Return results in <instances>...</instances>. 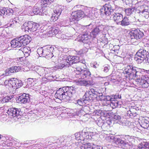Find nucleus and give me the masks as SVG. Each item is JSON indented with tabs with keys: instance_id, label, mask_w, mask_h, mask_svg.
Returning a JSON list of instances; mask_svg holds the SVG:
<instances>
[{
	"instance_id": "473e14b6",
	"label": "nucleus",
	"mask_w": 149,
	"mask_h": 149,
	"mask_svg": "<svg viewBox=\"0 0 149 149\" xmlns=\"http://www.w3.org/2000/svg\"><path fill=\"white\" fill-rule=\"evenodd\" d=\"M120 99H115L114 101L111 102V104H110L111 106H112V107L115 108L116 107L120 108L121 107L122 103L121 102L118 101V100Z\"/></svg>"
},
{
	"instance_id": "e2e57ef3",
	"label": "nucleus",
	"mask_w": 149,
	"mask_h": 149,
	"mask_svg": "<svg viewBox=\"0 0 149 149\" xmlns=\"http://www.w3.org/2000/svg\"><path fill=\"white\" fill-rule=\"evenodd\" d=\"M148 57L146 60L147 61V62L149 64V54L148 55Z\"/></svg>"
},
{
	"instance_id": "cd10ccee",
	"label": "nucleus",
	"mask_w": 149,
	"mask_h": 149,
	"mask_svg": "<svg viewBox=\"0 0 149 149\" xmlns=\"http://www.w3.org/2000/svg\"><path fill=\"white\" fill-rule=\"evenodd\" d=\"M132 22L130 21L127 17L125 16L123 17L119 24L122 26H126L131 24Z\"/></svg>"
},
{
	"instance_id": "774afa93",
	"label": "nucleus",
	"mask_w": 149,
	"mask_h": 149,
	"mask_svg": "<svg viewBox=\"0 0 149 149\" xmlns=\"http://www.w3.org/2000/svg\"><path fill=\"white\" fill-rule=\"evenodd\" d=\"M23 49H24V50L25 51L26 50V49H27V48H26L24 47Z\"/></svg>"
},
{
	"instance_id": "6e6552de",
	"label": "nucleus",
	"mask_w": 149,
	"mask_h": 149,
	"mask_svg": "<svg viewBox=\"0 0 149 149\" xmlns=\"http://www.w3.org/2000/svg\"><path fill=\"white\" fill-rule=\"evenodd\" d=\"M54 9V13L50 17L51 21L54 22L58 19V17L61 15L63 9V7L61 6L56 5Z\"/></svg>"
},
{
	"instance_id": "7ed1b4c3",
	"label": "nucleus",
	"mask_w": 149,
	"mask_h": 149,
	"mask_svg": "<svg viewBox=\"0 0 149 149\" xmlns=\"http://www.w3.org/2000/svg\"><path fill=\"white\" fill-rule=\"evenodd\" d=\"M67 61L68 67L69 69H71L72 68H74L76 69L74 70L76 73L77 74L79 70V68L81 69L82 66L81 65V63H79V58L76 56H69L66 57V60Z\"/></svg>"
},
{
	"instance_id": "c756f323",
	"label": "nucleus",
	"mask_w": 149,
	"mask_h": 149,
	"mask_svg": "<svg viewBox=\"0 0 149 149\" xmlns=\"http://www.w3.org/2000/svg\"><path fill=\"white\" fill-rule=\"evenodd\" d=\"M1 14L5 16L6 15H10L13 14V11L12 9H6V8H5L1 10Z\"/></svg>"
},
{
	"instance_id": "c9c22d12",
	"label": "nucleus",
	"mask_w": 149,
	"mask_h": 149,
	"mask_svg": "<svg viewBox=\"0 0 149 149\" xmlns=\"http://www.w3.org/2000/svg\"><path fill=\"white\" fill-rule=\"evenodd\" d=\"M19 80L17 79L13 80L10 79L8 80H6L5 82L7 83L8 82L10 83L12 85L13 87H15L17 88V86H18V83H19Z\"/></svg>"
},
{
	"instance_id": "a19ab883",
	"label": "nucleus",
	"mask_w": 149,
	"mask_h": 149,
	"mask_svg": "<svg viewBox=\"0 0 149 149\" xmlns=\"http://www.w3.org/2000/svg\"><path fill=\"white\" fill-rule=\"evenodd\" d=\"M12 98V96H6L2 99L1 103L8 102Z\"/></svg>"
},
{
	"instance_id": "bb28decb",
	"label": "nucleus",
	"mask_w": 149,
	"mask_h": 149,
	"mask_svg": "<svg viewBox=\"0 0 149 149\" xmlns=\"http://www.w3.org/2000/svg\"><path fill=\"white\" fill-rule=\"evenodd\" d=\"M32 24H33V22L32 21H29L27 23L25 22L23 24L22 27L23 29H24L25 31L31 33Z\"/></svg>"
},
{
	"instance_id": "2eb2a0df",
	"label": "nucleus",
	"mask_w": 149,
	"mask_h": 149,
	"mask_svg": "<svg viewBox=\"0 0 149 149\" xmlns=\"http://www.w3.org/2000/svg\"><path fill=\"white\" fill-rule=\"evenodd\" d=\"M90 31L89 29H88V31L83 32L81 35L79 36L78 40L83 43H85V41L88 40L92 37L91 35V31Z\"/></svg>"
},
{
	"instance_id": "13d9d810",
	"label": "nucleus",
	"mask_w": 149,
	"mask_h": 149,
	"mask_svg": "<svg viewBox=\"0 0 149 149\" xmlns=\"http://www.w3.org/2000/svg\"><path fill=\"white\" fill-rule=\"evenodd\" d=\"M137 114L136 112H135V113H133V114H129L130 116L134 117L136 116Z\"/></svg>"
},
{
	"instance_id": "8fccbe9b",
	"label": "nucleus",
	"mask_w": 149,
	"mask_h": 149,
	"mask_svg": "<svg viewBox=\"0 0 149 149\" xmlns=\"http://www.w3.org/2000/svg\"><path fill=\"white\" fill-rule=\"evenodd\" d=\"M93 18L97 17L99 15V14L98 13L96 10H93Z\"/></svg>"
},
{
	"instance_id": "09e8293b",
	"label": "nucleus",
	"mask_w": 149,
	"mask_h": 149,
	"mask_svg": "<svg viewBox=\"0 0 149 149\" xmlns=\"http://www.w3.org/2000/svg\"><path fill=\"white\" fill-rule=\"evenodd\" d=\"M91 65L92 67L96 69L99 67V65L96 62H94L91 63Z\"/></svg>"
},
{
	"instance_id": "c85d7f7f",
	"label": "nucleus",
	"mask_w": 149,
	"mask_h": 149,
	"mask_svg": "<svg viewBox=\"0 0 149 149\" xmlns=\"http://www.w3.org/2000/svg\"><path fill=\"white\" fill-rule=\"evenodd\" d=\"M92 94L94 97L95 99L100 94L102 95V93L97 88H91L90 90Z\"/></svg>"
},
{
	"instance_id": "6ab92c4d",
	"label": "nucleus",
	"mask_w": 149,
	"mask_h": 149,
	"mask_svg": "<svg viewBox=\"0 0 149 149\" xmlns=\"http://www.w3.org/2000/svg\"><path fill=\"white\" fill-rule=\"evenodd\" d=\"M80 148L81 149H102V147L100 146L94 145L92 146L90 143L83 144Z\"/></svg>"
},
{
	"instance_id": "f257e3e1",
	"label": "nucleus",
	"mask_w": 149,
	"mask_h": 149,
	"mask_svg": "<svg viewBox=\"0 0 149 149\" xmlns=\"http://www.w3.org/2000/svg\"><path fill=\"white\" fill-rule=\"evenodd\" d=\"M75 91L74 88L72 87H64L60 88L56 91L55 96L61 100H67L72 97Z\"/></svg>"
},
{
	"instance_id": "603ef678",
	"label": "nucleus",
	"mask_w": 149,
	"mask_h": 149,
	"mask_svg": "<svg viewBox=\"0 0 149 149\" xmlns=\"http://www.w3.org/2000/svg\"><path fill=\"white\" fill-rule=\"evenodd\" d=\"M137 111L136 109L134 108H131L130 109V110L128 111V113L133 114V113H135V112H136Z\"/></svg>"
},
{
	"instance_id": "052dcab7",
	"label": "nucleus",
	"mask_w": 149,
	"mask_h": 149,
	"mask_svg": "<svg viewBox=\"0 0 149 149\" xmlns=\"http://www.w3.org/2000/svg\"><path fill=\"white\" fill-rule=\"evenodd\" d=\"M3 30V29L2 28L0 27V36L2 35Z\"/></svg>"
},
{
	"instance_id": "4be33fe9",
	"label": "nucleus",
	"mask_w": 149,
	"mask_h": 149,
	"mask_svg": "<svg viewBox=\"0 0 149 149\" xmlns=\"http://www.w3.org/2000/svg\"><path fill=\"white\" fill-rule=\"evenodd\" d=\"M60 31H59L58 28L54 27H51L49 29V31L48 32L47 34H50V36H52L50 34H52V35H55L56 37L58 38H60L61 37L60 36H58L59 35V33Z\"/></svg>"
},
{
	"instance_id": "c03bdc74",
	"label": "nucleus",
	"mask_w": 149,
	"mask_h": 149,
	"mask_svg": "<svg viewBox=\"0 0 149 149\" xmlns=\"http://www.w3.org/2000/svg\"><path fill=\"white\" fill-rule=\"evenodd\" d=\"M105 98V95H103L102 93V95L100 94L96 98V100L98 101L100 100L102 101H104Z\"/></svg>"
},
{
	"instance_id": "79ce46f5",
	"label": "nucleus",
	"mask_w": 149,
	"mask_h": 149,
	"mask_svg": "<svg viewBox=\"0 0 149 149\" xmlns=\"http://www.w3.org/2000/svg\"><path fill=\"white\" fill-rule=\"evenodd\" d=\"M37 52L40 56L44 57L43 47L38 48L37 50Z\"/></svg>"
},
{
	"instance_id": "37998d69",
	"label": "nucleus",
	"mask_w": 149,
	"mask_h": 149,
	"mask_svg": "<svg viewBox=\"0 0 149 149\" xmlns=\"http://www.w3.org/2000/svg\"><path fill=\"white\" fill-rule=\"evenodd\" d=\"M83 98L81 100H78L77 101V103L76 104H77L79 105L80 106H83L84 105L85 103H87V102L84 100Z\"/></svg>"
},
{
	"instance_id": "ea45409f",
	"label": "nucleus",
	"mask_w": 149,
	"mask_h": 149,
	"mask_svg": "<svg viewBox=\"0 0 149 149\" xmlns=\"http://www.w3.org/2000/svg\"><path fill=\"white\" fill-rule=\"evenodd\" d=\"M132 57L131 56L128 54H126V56L123 58L124 60L126 61L127 63L130 64L132 62Z\"/></svg>"
},
{
	"instance_id": "5701e85b",
	"label": "nucleus",
	"mask_w": 149,
	"mask_h": 149,
	"mask_svg": "<svg viewBox=\"0 0 149 149\" xmlns=\"http://www.w3.org/2000/svg\"><path fill=\"white\" fill-rule=\"evenodd\" d=\"M20 67L19 66H15L5 70V74L7 75H10L11 74L15 72H17L19 71L20 70Z\"/></svg>"
},
{
	"instance_id": "4d7b16f0",
	"label": "nucleus",
	"mask_w": 149,
	"mask_h": 149,
	"mask_svg": "<svg viewBox=\"0 0 149 149\" xmlns=\"http://www.w3.org/2000/svg\"><path fill=\"white\" fill-rule=\"evenodd\" d=\"M19 83H18V86H17V88H19L21 86H23V84L22 83V82L21 81L19 80Z\"/></svg>"
},
{
	"instance_id": "a878e982",
	"label": "nucleus",
	"mask_w": 149,
	"mask_h": 149,
	"mask_svg": "<svg viewBox=\"0 0 149 149\" xmlns=\"http://www.w3.org/2000/svg\"><path fill=\"white\" fill-rule=\"evenodd\" d=\"M140 125L144 128L149 130V118L146 117L143 118Z\"/></svg>"
},
{
	"instance_id": "58836bf2",
	"label": "nucleus",
	"mask_w": 149,
	"mask_h": 149,
	"mask_svg": "<svg viewBox=\"0 0 149 149\" xmlns=\"http://www.w3.org/2000/svg\"><path fill=\"white\" fill-rule=\"evenodd\" d=\"M32 28L31 29V33L33 32L37 31L38 29L39 28V24L34 22H33V24H32Z\"/></svg>"
},
{
	"instance_id": "9d476101",
	"label": "nucleus",
	"mask_w": 149,
	"mask_h": 149,
	"mask_svg": "<svg viewBox=\"0 0 149 149\" xmlns=\"http://www.w3.org/2000/svg\"><path fill=\"white\" fill-rule=\"evenodd\" d=\"M138 78V84L140 87L146 88L149 86V77L147 75H142L141 78Z\"/></svg>"
},
{
	"instance_id": "864d4df0",
	"label": "nucleus",
	"mask_w": 149,
	"mask_h": 149,
	"mask_svg": "<svg viewBox=\"0 0 149 149\" xmlns=\"http://www.w3.org/2000/svg\"><path fill=\"white\" fill-rule=\"evenodd\" d=\"M113 118L115 120H119L121 118L120 116L118 115L117 114H114L113 116Z\"/></svg>"
},
{
	"instance_id": "39448f33",
	"label": "nucleus",
	"mask_w": 149,
	"mask_h": 149,
	"mask_svg": "<svg viewBox=\"0 0 149 149\" xmlns=\"http://www.w3.org/2000/svg\"><path fill=\"white\" fill-rule=\"evenodd\" d=\"M91 31V35L92 37L95 38L97 36L101 33H102L104 29V25H100L96 26L93 29V25L90 24L88 25L87 26Z\"/></svg>"
},
{
	"instance_id": "69168bd1",
	"label": "nucleus",
	"mask_w": 149,
	"mask_h": 149,
	"mask_svg": "<svg viewBox=\"0 0 149 149\" xmlns=\"http://www.w3.org/2000/svg\"><path fill=\"white\" fill-rule=\"evenodd\" d=\"M142 148V147L140 148L139 146H138V149H141Z\"/></svg>"
},
{
	"instance_id": "f8f14e48",
	"label": "nucleus",
	"mask_w": 149,
	"mask_h": 149,
	"mask_svg": "<svg viewBox=\"0 0 149 149\" xmlns=\"http://www.w3.org/2000/svg\"><path fill=\"white\" fill-rule=\"evenodd\" d=\"M44 57L49 59L54 56L52 52L54 50L53 47L49 45L43 47Z\"/></svg>"
},
{
	"instance_id": "1a4fd4ad",
	"label": "nucleus",
	"mask_w": 149,
	"mask_h": 149,
	"mask_svg": "<svg viewBox=\"0 0 149 149\" xmlns=\"http://www.w3.org/2000/svg\"><path fill=\"white\" fill-rule=\"evenodd\" d=\"M84 67H82L81 69L79 68L78 69L79 70L77 74L79 75V77L81 78L84 79L85 78H88L91 75L89 69L86 68L87 66L85 65Z\"/></svg>"
},
{
	"instance_id": "4468645a",
	"label": "nucleus",
	"mask_w": 149,
	"mask_h": 149,
	"mask_svg": "<svg viewBox=\"0 0 149 149\" xmlns=\"http://www.w3.org/2000/svg\"><path fill=\"white\" fill-rule=\"evenodd\" d=\"M85 13L81 10H78L72 12L71 14L72 19L74 21H78L85 16Z\"/></svg>"
},
{
	"instance_id": "7c9ffc66",
	"label": "nucleus",
	"mask_w": 149,
	"mask_h": 149,
	"mask_svg": "<svg viewBox=\"0 0 149 149\" xmlns=\"http://www.w3.org/2000/svg\"><path fill=\"white\" fill-rule=\"evenodd\" d=\"M36 72L40 76H45L47 73V71L45 68L42 67H39L38 68Z\"/></svg>"
},
{
	"instance_id": "f3484780",
	"label": "nucleus",
	"mask_w": 149,
	"mask_h": 149,
	"mask_svg": "<svg viewBox=\"0 0 149 149\" xmlns=\"http://www.w3.org/2000/svg\"><path fill=\"white\" fill-rule=\"evenodd\" d=\"M17 98V101L21 103L25 104L29 102L30 101L29 95L26 93L23 94Z\"/></svg>"
},
{
	"instance_id": "a211bd4d",
	"label": "nucleus",
	"mask_w": 149,
	"mask_h": 149,
	"mask_svg": "<svg viewBox=\"0 0 149 149\" xmlns=\"http://www.w3.org/2000/svg\"><path fill=\"white\" fill-rule=\"evenodd\" d=\"M37 7L35 6L33 8L32 12L33 14L35 15H46L47 12L45 10H43L42 7Z\"/></svg>"
},
{
	"instance_id": "de8ad7c7",
	"label": "nucleus",
	"mask_w": 149,
	"mask_h": 149,
	"mask_svg": "<svg viewBox=\"0 0 149 149\" xmlns=\"http://www.w3.org/2000/svg\"><path fill=\"white\" fill-rule=\"evenodd\" d=\"M146 10L143 12L141 15L145 17L146 18H148L149 17V12L148 9H146Z\"/></svg>"
},
{
	"instance_id": "412c9836",
	"label": "nucleus",
	"mask_w": 149,
	"mask_h": 149,
	"mask_svg": "<svg viewBox=\"0 0 149 149\" xmlns=\"http://www.w3.org/2000/svg\"><path fill=\"white\" fill-rule=\"evenodd\" d=\"M92 93L90 91H87L83 96V99H84V100L86 101V102L87 101L88 102H92L95 99L94 97L93 96Z\"/></svg>"
},
{
	"instance_id": "bf43d9fd",
	"label": "nucleus",
	"mask_w": 149,
	"mask_h": 149,
	"mask_svg": "<svg viewBox=\"0 0 149 149\" xmlns=\"http://www.w3.org/2000/svg\"><path fill=\"white\" fill-rule=\"evenodd\" d=\"M51 58H52V61L54 63H55L56 62V60L57 59V58H56L55 57H53V56Z\"/></svg>"
},
{
	"instance_id": "49530a36",
	"label": "nucleus",
	"mask_w": 149,
	"mask_h": 149,
	"mask_svg": "<svg viewBox=\"0 0 149 149\" xmlns=\"http://www.w3.org/2000/svg\"><path fill=\"white\" fill-rule=\"evenodd\" d=\"M79 83L80 85L84 86H87L88 85V81H86L84 80H81L79 81Z\"/></svg>"
},
{
	"instance_id": "72a5a7b5",
	"label": "nucleus",
	"mask_w": 149,
	"mask_h": 149,
	"mask_svg": "<svg viewBox=\"0 0 149 149\" xmlns=\"http://www.w3.org/2000/svg\"><path fill=\"white\" fill-rule=\"evenodd\" d=\"M54 1V0H42L41 6L44 7L48 6Z\"/></svg>"
},
{
	"instance_id": "680f3d73",
	"label": "nucleus",
	"mask_w": 149,
	"mask_h": 149,
	"mask_svg": "<svg viewBox=\"0 0 149 149\" xmlns=\"http://www.w3.org/2000/svg\"><path fill=\"white\" fill-rule=\"evenodd\" d=\"M23 52L24 53H25V54H28V56L29 54V53H30V52L29 51H28V52H27L26 51H24V52L23 51Z\"/></svg>"
},
{
	"instance_id": "20e7f679",
	"label": "nucleus",
	"mask_w": 149,
	"mask_h": 149,
	"mask_svg": "<svg viewBox=\"0 0 149 149\" xmlns=\"http://www.w3.org/2000/svg\"><path fill=\"white\" fill-rule=\"evenodd\" d=\"M149 54V53L148 51H146L144 49H140L136 53L134 59L138 63H140L145 59H146Z\"/></svg>"
},
{
	"instance_id": "f704fd0d",
	"label": "nucleus",
	"mask_w": 149,
	"mask_h": 149,
	"mask_svg": "<svg viewBox=\"0 0 149 149\" xmlns=\"http://www.w3.org/2000/svg\"><path fill=\"white\" fill-rule=\"evenodd\" d=\"M19 20L18 17H16L10 19V25L12 27H14L17 24L19 23Z\"/></svg>"
},
{
	"instance_id": "2f4dec72",
	"label": "nucleus",
	"mask_w": 149,
	"mask_h": 149,
	"mask_svg": "<svg viewBox=\"0 0 149 149\" xmlns=\"http://www.w3.org/2000/svg\"><path fill=\"white\" fill-rule=\"evenodd\" d=\"M116 143L117 144H120L122 146L128 145V143L126 142L125 140L123 139L120 138H117V139L115 141Z\"/></svg>"
},
{
	"instance_id": "aec40b11",
	"label": "nucleus",
	"mask_w": 149,
	"mask_h": 149,
	"mask_svg": "<svg viewBox=\"0 0 149 149\" xmlns=\"http://www.w3.org/2000/svg\"><path fill=\"white\" fill-rule=\"evenodd\" d=\"M62 57H60V59H59L61 60V63H59L58 64L56 65L55 66V69L56 70L59 69H62L64 66L68 67L67 65V61H66V57H64L63 58H62V60H61V58Z\"/></svg>"
},
{
	"instance_id": "e433bc0d",
	"label": "nucleus",
	"mask_w": 149,
	"mask_h": 149,
	"mask_svg": "<svg viewBox=\"0 0 149 149\" xmlns=\"http://www.w3.org/2000/svg\"><path fill=\"white\" fill-rule=\"evenodd\" d=\"M136 8L133 7L131 8H125V12L127 15H130L134 12H135Z\"/></svg>"
},
{
	"instance_id": "ddd939ff",
	"label": "nucleus",
	"mask_w": 149,
	"mask_h": 149,
	"mask_svg": "<svg viewBox=\"0 0 149 149\" xmlns=\"http://www.w3.org/2000/svg\"><path fill=\"white\" fill-rule=\"evenodd\" d=\"M114 10L112 8L111 6L109 4H106L101 9V11L106 15L111 16L114 12Z\"/></svg>"
},
{
	"instance_id": "4c0bfd02",
	"label": "nucleus",
	"mask_w": 149,
	"mask_h": 149,
	"mask_svg": "<svg viewBox=\"0 0 149 149\" xmlns=\"http://www.w3.org/2000/svg\"><path fill=\"white\" fill-rule=\"evenodd\" d=\"M147 7L146 6L142 5L138 7L136 9V8L135 11L137 13H140L141 15V14L143 13L144 11L146 10V8Z\"/></svg>"
},
{
	"instance_id": "3c124183",
	"label": "nucleus",
	"mask_w": 149,
	"mask_h": 149,
	"mask_svg": "<svg viewBox=\"0 0 149 149\" xmlns=\"http://www.w3.org/2000/svg\"><path fill=\"white\" fill-rule=\"evenodd\" d=\"M110 69V67L109 66H104L103 68V71L105 73H107L108 72Z\"/></svg>"
},
{
	"instance_id": "f03ea898",
	"label": "nucleus",
	"mask_w": 149,
	"mask_h": 149,
	"mask_svg": "<svg viewBox=\"0 0 149 149\" xmlns=\"http://www.w3.org/2000/svg\"><path fill=\"white\" fill-rule=\"evenodd\" d=\"M31 37L28 35H25L17 37L12 40L11 42L12 47H24L31 41Z\"/></svg>"
},
{
	"instance_id": "0e129e2a",
	"label": "nucleus",
	"mask_w": 149,
	"mask_h": 149,
	"mask_svg": "<svg viewBox=\"0 0 149 149\" xmlns=\"http://www.w3.org/2000/svg\"><path fill=\"white\" fill-rule=\"evenodd\" d=\"M19 59L20 60V61H22V57H21V58H19Z\"/></svg>"
},
{
	"instance_id": "338daca9",
	"label": "nucleus",
	"mask_w": 149,
	"mask_h": 149,
	"mask_svg": "<svg viewBox=\"0 0 149 149\" xmlns=\"http://www.w3.org/2000/svg\"><path fill=\"white\" fill-rule=\"evenodd\" d=\"M2 100V99L1 98H0V103L1 102V101Z\"/></svg>"
},
{
	"instance_id": "423d86ee",
	"label": "nucleus",
	"mask_w": 149,
	"mask_h": 149,
	"mask_svg": "<svg viewBox=\"0 0 149 149\" xmlns=\"http://www.w3.org/2000/svg\"><path fill=\"white\" fill-rule=\"evenodd\" d=\"M138 68L132 65H127L125 68V72L127 74L129 77H132V78L136 77L138 78V76L140 72L137 71Z\"/></svg>"
},
{
	"instance_id": "dca6fc26",
	"label": "nucleus",
	"mask_w": 149,
	"mask_h": 149,
	"mask_svg": "<svg viewBox=\"0 0 149 149\" xmlns=\"http://www.w3.org/2000/svg\"><path fill=\"white\" fill-rule=\"evenodd\" d=\"M110 17L112 18L115 22L117 24L119 25L123 19V16L121 13L114 12L111 16Z\"/></svg>"
},
{
	"instance_id": "393cba45",
	"label": "nucleus",
	"mask_w": 149,
	"mask_h": 149,
	"mask_svg": "<svg viewBox=\"0 0 149 149\" xmlns=\"http://www.w3.org/2000/svg\"><path fill=\"white\" fill-rule=\"evenodd\" d=\"M91 133L88 132H81L80 136L79 137V140L84 141V139H91L92 138L90 134Z\"/></svg>"
},
{
	"instance_id": "9b49d317",
	"label": "nucleus",
	"mask_w": 149,
	"mask_h": 149,
	"mask_svg": "<svg viewBox=\"0 0 149 149\" xmlns=\"http://www.w3.org/2000/svg\"><path fill=\"white\" fill-rule=\"evenodd\" d=\"M144 36L143 33L138 29L132 30L131 31V39H133L136 40L141 39L143 38Z\"/></svg>"
},
{
	"instance_id": "6e6d98bb",
	"label": "nucleus",
	"mask_w": 149,
	"mask_h": 149,
	"mask_svg": "<svg viewBox=\"0 0 149 149\" xmlns=\"http://www.w3.org/2000/svg\"><path fill=\"white\" fill-rule=\"evenodd\" d=\"M79 63H81L80 64L82 66V67H83L84 66V67H85V65H86V64H85V63H86V62L85 60L81 61H79Z\"/></svg>"
},
{
	"instance_id": "0eeeda50",
	"label": "nucleus",
	"mask_w": 149,
	"mask_h": 149,
	"mask_svg": "<svg viewBox=\"0 0 149 149\" xmlns=\"http://www.w3.org/2000/svg\"><path fill=\"white\" fill-rule=\"evenodd\" d=\"M6 113L7 114L6 115H8L9 117L11 118H12V117H17L19 116H21L22 113L20 108H9L7 111Z\"/></svg>"
},
{
	"instance_id": "b1692460",
	"label": "nucleus",
	"mask_w": 149,
	"mask_h": 149,
	"mask_svg": "<svg viewBox=\"0 0 149 149\" xmlns=\"http://www.w3.org/2000/svg\"><path fill=\"white\" fill-rule=\"evenodd\" d=\"M121 98V96L118 94L116 95H112L111 96L105 95L104 101H110L111 103V102H113L116 99H120Z\"/></svg>"
},
{
	"instance_id": "5fc2aeb1",
	"label": "nucleus",
	"mask_w": 149,
	"mask_h": 149,
	"mask_svg": "<svg viewBox=\"0 0 149 149\" xmlns=\"http://www.w3.org/2000/svg\"><path fill=\"white\" fill-rule=\"evenodd\" d=\"M81 132H79L76 133L75 134V136L76 139L77 140H79V137L80 136Z\"/></svg>"
},
{
	"instance_id": "a18cd8bd",
	"label": "nucleus",
	"mask_w": 149,
	"mask_h": 149,
	"mask_svg": "<svg viewBox=\"0 0 149 149\" xmlns=\"http://www.w3.org/2000/svg\"><path fill=\"white\" fill-rule=\"evenodd\" d=\"M85 16H86L91 19H93V10L89 11L88 12H87L86 13H85Z\"/></svg>"
}]
</instances>
